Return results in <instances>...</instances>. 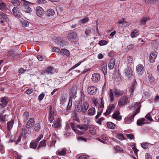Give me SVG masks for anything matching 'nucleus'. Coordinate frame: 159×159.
<instances>
[{
	"mask_svg": "<svg viewBox=\"0 0 159 159\" xmlns=\"http://www.w3.org/2000/svg\"><path fill=\"white\" fill-rule=\"evenodd\" d=\"M141 107L140 102H136L134 106V108L135 109L133 111V114L129 117H128L125 118L124 122L125 124H129L133 121L134 116L140 112Z\"/></svg>",
	"mask_w": 159,
	"mask_h": 159,
	"instance_id": "f257e3e1",
	"label": "nucleus"
},
{
	"mask_svg": "<svg viewBox=\"0 0 159 159\" xmlns=\"http://www.w3.org/2000/svg\"><path fill=\"white\" fill-rule=\"evenodd\" d=\"M89 107V104L86 102H83L81 101H78L75 105V108L76 111L79 112L84 113L86 112Z\"/></svg>",
	"mask_w": 159,
	"mask_h": 159,
	"instance_id": "f03ea898",
	"label": "nucleus"
},
{
	"mask_svg": "<svg viewBox=\"0 0 159 159\" xmlns=\"http://www.w3.org/2000/svg\"><path fill=\"white\" fill-rule=\"evenodd\" d=\"M130 98L126 95L123 96L119 99L118 102V105L120 107L125 106L126 104L130 102Z\"/></svg>",
	"mask_w": 159,
	"mask_h": 159,
	"instance_id": "7ed1b4c3",
	"label": "nucleus"
},
{
	"mask_svg": "<svg viewBox=\"0 0 159 159\" xmlns=\"http://www.w3.org/2000/svg\"><path fill=\"white\" fill-rule=\"evenodd\" d=\"M124 74L125 77L128 79H129L134 76V73L131 67H127L125 70Z\"/></svg>",
	"mask_w": 159,
	"mask_h": 159,
	"instance_id": "20e7f679",
	"label": "nucleus"
},
{
	"mask_svg": "<svg viewBox=\"0 0 159 159\" xmlns=\"http://www.w3.org/2000/svg\"><path fill=\"white\" fill-rule=\"evenodd\" d=\"M77 34L75 31H70L67 34L68 39L71 42H75L77 39Z\"/></svg>",
	"mask_w": 159,
	"mask_h": 159,
	"instance_id": "39448f33",
	"label": "nucleus"
},
{
	"mask_svg": "<svg viewBox=\"0 0 159 159\" xmlns=\"http://www.w3.org/2000/svg\"><path fill=\"white\" fill-rule=\"evenodd\" d=\"M9 102L8 98L6 97L1 98L0 99V109H5Z\"/></svg>",
	"mask_w": 159,
	"mask_h": 159,
	"instance_id": "423d86ee",
	"label": "nucleus"
},
{
	"mask_svg": "<svg viewBox=\"0 0 159 159\" xmlns=\"http://www.w3.org/2000/svg\"><path fill=\"white\" fill-rule=\"evenodd\" d=\"M22 3L24 2L23 4V10L25 12L27 13H29L31 11V9L30 7L31 3L29 2H27L24 0H22Z\"/></svg>",
	"mask_w": 159,
	"mask_h": 159,
	"instance_id": "0eeeda50",
	"label": "nucleus"
},
{
	"mask_svg": "<svg viewBox=\"0 0 159 159\" xmlns=\"http://www.w3.org/2000/svg\"><path fill=\"white\" fill-rule=\"evenodd\" d=\"M87 91L89 94L94 95L97 91V88L93 86H90L88 87Z\"/></svg>",
	"mask_w": 159,
	"mask_h": 159,
	"instance_id": "6e6552de",
	"label": "nucleus"
},
{
	"mask_svg": "<svg viewBox=\"0 0 159 159\" xmlns=\"http://www.w3.org/2000/svg\"><path fill=\"white\" fill-rule=\"evenodd\" d=\"M35 121L33 118H30L26 124V127L29 129H32L34 125Z\"/></svg>",
	"mask_w": 159,
	"mask_h": 159,
	"instance_id": "1a4fd4ad",
	"label": "nucleus"
},
{
	"mask_svg": "<svg viewBox=\"0 0 159 159\" xmlns=\"http://www.w3.org/2000/svg\"><path fill=\"white\" fill-rule=\"evenodd\" d=\"M49 116L48 120L50 123H52L53 120L54 119V111H52V108L51 106H50L48 110Z\"/></svg>",
	"mask_w": 159,
	"mask_h": 159,
	"instance_id": "9d476101",
	"label": "nucleus"
},
{
	"mask_svg": "<svg viewBox=\"0 0 159 159\" xmlns=\"http://www.w3.org/2000/svg\"><path fill=\"white\" fill-rule=\"evenodd\" d=\"M9 19L7 17V16L2 11H0V22L1 24H2L4 21H9Z\"/></svg>",
	"mask_w": 159,
	"mask_h": 159,
	"instance_id": "9b49d317",
	"label": "nucleus"
},
{
	"mask_svg": "<svg viewBox=\"0 0 159 159\" xmlns=\"http://www.w3.org/2000/svg\"><path fill=\"white\" fill-rule=\"evenodd\" d=\"M77 89L75 87H73L70 89V97L69 100H72V99H74L76 97Z\"/></svg>",
	"mask_w": 159,
	"mask_h": 159,
	"instance_id": "f8f14e48",
	"label": "nucleus"
},
{
	"mask_svg": "<svg viewBox=\"0 0 159 159\" xmlns=\"http://www.w3.org/2000/svg\"><path fill=\"white\" fill-rule=\"evenodd\" d=\"M115 106L114 104H110L107 107V109L106 112L104 113V115L106 116L109 115L111 111H113L115 108Z\"/></svg>",
	"mask_w": 159,
	"mask_h": 159,
	"instance_id": "ddd939ff",
	"label": "nucleus"
},
{
	"mask_svg": "<svg viewBox=\"0 0 159 159\" xmlns=\"http://www.w3.org/2000/svg\"><path fill=\"white\" fill-rule=\"evenodd\" d=\"M157 54V53L155 51H153L150 53L149 56V61L151 63H153L155 61Z\"/></svg>",
	"mask_w": 159,
	"mask_h": 159,
	"instance_id": "4468645a",
	"label": "nucleus"
},
{
	"mask_svg": "<svg viewBox=\"0 0 159 159\" xmlns=\"http://www.w3.org/2000/svg\"><path fill=\"white\" fill-rule=\"evenodd\" d=\"M137 84V83L136 81V80L135 79L134 81H133L131 84L130 86L129 87V91L130 96L133 95L134 90L135 89V86Z\"/></svg>",
	"mask_w": 159,
	"mask_h": 159,
	"instance_id": "2eb2a0df",
	"label": "nucleus"
},
{
	"mask_svg": "<svg viewBox=\"0 0 159 159\" xmlns=\"http://www.w3.org/2000/svg\"><path fill=\"white\" fill-rule=\"evenodd\" d=\"M43 9L40 6H37L36 8V12L39 16H42L44 14Z\"/></svg>",
	"mask_w": 159,
	"mask_h": 159,
	"instance_id": "dca6fc26",
	"label": "nucleus"
},
{
	"mask_svg": "<svg viewBox=\"0 0 159 159\" xmlns=\"http://www.w3.org/2000/svg\"><path fill=\"white\" fill-rule=\"evenodd\" d=\"M6 111L5 109L2 110L0 113V121L1 123H4L5 122L6 115H2Z\"/></svg>",
	"mask_w": 159,
	"mask_h": 159,
	"instance_id": "f3484780",
	"label": "nucleus"
},
{
	"mask_svg": "<svg viewBox=\"0 0 159 159\" xmlns=\"http://www.w3.org/2000/svg\"><path fill=\"white\" fill-rule=\"evenodd\" d=\"M120 113L118 110L116 111L113 114L112 118L117 120L121 119V117L119 116Z\"/></svg>",
	"mask_w": 159,
	"mask_h": 159,
	"instance_id": "a211bd4d",
	"label": "nucleus"
},
{
	"mask_svg": "<svg viewBox=\"0 0 159 159\" xmlns=\"http://www.w3.org/2000/svg\"><path fill=\"white\" fill-rule=\"evenodd\" d=\"M61 126V121L59 118H57L54 121L53 124L52 125V127L54 128H60Z\"/></svg>",
	"mask_w": 159,
	"mask_h": 159,
	"instance_id": "6ab92c4d",
	"label": "nucleus"
},
{
	"mask_svg": "<svg viewBox=\"0 0 159 159\" xmlns=\"http://www.w3.org/2000/svg\"><path fill=\"white\" fill-rule=\"evenodd\" d=\"M13 13L15 17H20V13L19 9L17 7H14L12 9Z\"/></svg>",
	"mask_w": 159,
	"mask_h": 159,
	"instance_id": "aec40b11",
	"label": "nucleus"
},
{
	"mask_svg": "<svg viewBox=\"0 0 159 159\" xmlns=\"http://www.w3.org/2000/svg\"><path fill=\"white\" fill-rule=\"evenodd\" d=\"M100 65L102 67V70L104 75H106L107 73V64L104 61H102L100 63Z\"/></svg>",
	"mask_w": 159,
	"mask_h": 159,
	"instance_id": "412c9836",
	"label": "nucleus"
},
{
	"mask_svg": "<svg viewBox=\"0 0 159 159\" xmlns=\"http://www.w3.org/2000/svg\"><path fill=\"white\" fill-rule=\"evenodd\" d=\"M92 79L93 81H98L100 79V75L98 73H94L92 75Z\"/></svg>",
	"mask_w": 159,
	"mask_h": 159,
	"instance_id": "4be33fe9",
	"label": "nucleus"
},
{
	"mask_svg": "<svg viewBox=\"0 0 159 159\" xmlns=\"http://www.w3.org/2000/svg\"><path fill=\"white\" fill-rule=\"evenodd\" d=\"M115 64V60L114 58L111 59L108 64V68L110 70L113 69Z\"/></svg>",
	"mask_w": 159,
	"mask_h": 159,
	"instance_id": "5701e85b",
	"label": "nucleus"
},
{
	"mask_svg": "<svg viewBox=\"0 0 159 159\" xmlns=\"http://www.w3.org/2000/svg\"><path fill=\"white\" fill-rule=\"evenodd\" d=\"M53 68L52 67L49 66L45 70H43V73L44 74H47L52 75L53 73Z\"/></svg>",
	"mask_w": 159,
	"mask_h": 159,
	"instance_id": "b1692460",
	"label": "nucleus"
},
{
	"mask_svg": "<svg viewBox=\"0 0 159 159\" xmlns=\"http://www.w3.org/2000/svg\"><path fill=\"white\" fill-rule=\"evenodd\" d=\"M60 53L61 55H65L66 56L68 57H70V53L69 50L65 48L61 49Z\"/></svg>",
	"mask_w": 159,
	"mask_h": 159,
	"instance_id": "393cba45",
	"label": "nucleus"
},
{
	"mask_svg": "<svg viewBox=\"0 0 159 159\" xmlns=\"http://www.w3.org/2000/svg\"><path fill=\"white\" fill-rule=\"evenodd\" d=\"M77 127L80 129L87 130L89 127V125L87 124H80L77 125Z\"/></svg>",
	"mask_w": 159,
	"mask_h": 159,
	"instance_id": "a878e982",
	"label": "nucleus"
},
{
	"mask_svg": "<svg viewBox=\"0 0 159 159\" xmlns=\"http://www.w3.org/2000/svg\"><path fill=\"white\" fill-rule=\"evenodd\" d=\"M145 119L144 118H141L138 120L137 122V124L138 126H141L145 124L144 121Z\"/></svg>",
	"mask_w": 159,
	"mask_h": 159,
	"instance_id": "bb28decb",
	"label": "nucleus"
},
{
	"mask_svg": "<svg viewBox=\"0 0 159 159\" xmlns=\"http://www.w3.org/2000/svg\"><path fill=\"white\" fill-rule=\"evenodd\" d=\"M57 154L59 156H65L66 154V151L64 149L58 150L56 152Z\"/></svg>",
	"mask_w": 159,
	"mask_h": 159,
	"instance_id": "cd10ccee",
	"label": "nucleus"
},
{
	"mask_svg": "<svg viewBox=\"0 0 159 159\" xmlns=\"http://www.w3.org/2000/svg\"><path fill=\"white\" fill-rule=\"evenodd\" d=\"M29 117V113L27 111H25L24 112L23 115V121L25 123L28 120Z\"/></svg>",
	"mask_w": 159,
	"mask_h": 159,
	"instance_id": "c85d7f7f",
	"label": "nucleus"
},
{
	"mask_svg": "<svg viewBox=\"0 0 159 159\" xmlns=\"http://www.w3.org/2000/svg\"><path fill=\"white\" fill-rule=\"evenodd\" d=\"M95 112V109L94 107H92L89 109L88 111V114L89 116H93Z\"/></svg>",
	"mask_w": 159,
	"mask_h": 159,
	"instance_id": "c756f323",
	"label": "nucleus"
},
{
	"mask_svg": "<svg viewBox=\"0 0 159 159\" xmlns=\"http://www.w3.org/2000/svg\"><path fill=\"white\" fill-rule=\"evenodd\" d=\"M57 39L59 40L61 43V45H62V47L67 45L68 44V43L66 41L61 40L60 38L57 37Z\"/></svg>",
	"mask_w": 159,
	"mask_h": 159,
	"instance_id": "7c9ffc66",
	"label": "nucleus"
},
{
	"mask_svg": "<svg viewBox=\"0 0 159 159\" xmlns=\"http://www.w3.org/2000/svg\"><path fill=\"white\" fill-rule=\"evenodd\" d=\"M124 93V91H118L117 90H116L114 91V93L115 94V95L116 97H118L119 96L122 95Z\"/></svg>",
	"mask_w": 159,
	"mask_h": 159,
	"instance_id": "2f4dec72",
	"label": "nucleus"
},
{
	"mask_svg": "<svg viewBox=\"0 0 159 159\" xmlns=\"http://www.w3.org/2000/svg\"><path fill=\"white\" fill-rule=\"evenodd\" d=\"M14 121L13 120H11L7 123V128L8 130H11L13 127Z\"/></svg>",
	"mask_w": 159,
	"mask_h": 159,
	"instance_id": "473e14b6",
	"label": "nucleus"
},
{
	"mask_svg": "<svg viewBox=\"0 0 159 159\" xmlns=\"http://www.w3.org/2000/svg\"><path fill=\"white\" fill-rule=\"evenodd\" d=\"M47 141L46 140H43L40 143L39 146L38 147V149H39L40 148L45 147L46 145Z\"/></svg>",
	"mask_w": 159,
	"mask_h": 159,
	"instance_id": "72a5a7b5",
	"label": "nucleus"
},
{
	"mask_svg": "<svg viewBox=\"0 0 159 159\" xmlns=\"http://www.w3.org/2000/svg\"><path fill=\"white\" fill-rule=\"evenodd\" d=\"M149 20L148 17H143L140 19V23L142 25H145L146 22Z\"/></svg>",
	"mask_w": 159,
	"mask_h": 159,
	"instance_id": "f704fd0d",
	"label": "nucleus"
},
{
	"mask_svg": "<svg viewBox=\"0 0 159 159\" xmlns=\"http://www.w3.org/2000/svg\"><path fill=\"white\" fill-rule=\"evenodd\" d=\"M107 126L108 128L113 129L115 127V125L111 122H108L107 123Z\"/></svg>",
	"mask_w": 159,
	"mask_h": 159,
	"instance_id": "c9c22d12",
	"label": "nucleus"
},
{
	"mask_svg": "<svg viewBox=\"0 0 159 159\" xmlns=\"http://www.w3.org/2000/svg\"><path fill=\"white\" fill-rule=\"evenodd\" d=\"M144 69V67L143 65L139 64L137 65L136 67V70L139 72H140L143 71V70Z\"/></svg>",
	"mask_w": 159,
	"mask_h": 159,
	"instance_id": "e433bc0d",
	"label": "nucleus"
},
{
	"mask_svg": "<svg viewBox=\"0 0 159 159\" xmlns=\"http://www.w3.org/2000/svg\"><path fill=\"white\" fill-rule=\"evenodd\" d=\"M55 13L54 11L51 9H49L47 11L46 14L48 16H52Z\"/></svg>",
	"mask_w": 159,
	"mask_h": 159,
	"instance_id": "4c0bfd02",
	"label": "nucleus"
},
{
	"mask_svg": "<svg viewBox=\"0 0 159 159\" xmlns=\"http://www.w3.org/2000/svg\"><path fill=\"white\" fill-rule=\"evenodd\" d=\"M89 20V18L88 17H86L81 19L79 21V23L80 24L81 23L83 24H85L88 22Z\"/></svg>",
	"mask_w": 159,
	"mask_h": 159,
	"instance_id": "58836bf2",
	"label": "nucleus"
},
{
	"mask_svg": "<svg viewBox=\"0 0 159 159\" xmlns=\"http://www.w3.org/2000/svg\"><path fill=\"white\" fill-rule=\"evenodd\" d=\"M34 129L35 131H39L40 129V125L39 123H36L34 125Z\"/></svg>",
	"mask_w": 159,
	"mask_h": 159,
	"instance_id": "ea45409f",
	"label": "nucleus"
},
{
	"mask_svg": "<svg viewBox=\"0 0 159 159\" xmlns=\"http://www.w3.org/2000/svg\"><path fill=\"white\" fill-rule=\"evenodd\" d=\"M142 147L144 149H148L149 148V145L148 143H141Z\"/></svg>",
	"mask_w": 159,
	"mask_h": 159,
	"instance_id": "a19ab883",
	"label": "nucleus"
},
{
	"mask_svg": "<svg viewBox=\"0 0 159 159\" xmlns=\"http://www.w3.org/2000/svg\"><path fill=\"white\" fill-rule=\"evenodd\" d=\"M80 100L79 101H81L82 102L83 101H84V97L85 96V95L84 93L83 90H81L80 92Z\"/></svg>",
	"mask_w": 159,
	"mask_h": 159,
	"instance_id": "79ce46f5",
	"label": "nucleus"
},
{
	"mask_svg": "<svg viewBox=\"0 0 159 159\" xmlns=\"http://www.w3.org/2000/svg\"><path fill=\"white\" fill-rule=\"evenodd\" d=\"M109 97L110 98L111 102H112L114 100V96L112 91L111 89H110L109 92Z\"/></svg>",
	"mask_w": 159,
	"mask_h": 159,
	"instance_id": "37998d69",
	"label": "nucleus"
},
{
	"mask_svg": "<svg viewBox=\"0 0 159 159\" xmlns=\"http://www.w3.org/2000/svg\"><path fill=\"white\" fill-rule=\"evenodd\" d=\"M148 78L149 81L151 83H152L155 81V79L151 74H149Z\"/></svg>",
	"mask_w": 159,
	"mask_h": 159,
	"instance_id": "c03bdc74",
	"label": "nucleus"
},
{
	"mask_svg": "<svg viewBox=\"0 0 159 159\" xmlns=\"http://www.w3.org/2000/svg\"><path fill=\"white\" fill-rule=\"evenodd\" d=\"M89 131L90 133L93 135H95L96 134V131L95 129L93 127H90L89 128Z\"/></svg>",
	"mask_w": 159,
	"mask_h": 159,
	"instance_id": "a18cd8bd",
	"label": "nucleus"
},
{
	"mask_svg": "<svg viewBox=\"0 0 159 159\" xmlns=\"http://www.w3.org/2000/svg\"><path fill=\"white\" fill-rule=\"evenodd\" d=\"M114 148L116 152H123L122 148L118 146H114Z\"/></svg>",
	"mask_w": 159,
	"mask_h": 159,
	"instance_id": "49530a36",
	"label": "nucleus"
},
{
	"mask_svg": "<svg viewBox=\"0 0 159 159\" xmlns=\"http://www.w3.org/2000/svg\"><path fill=\"white\" fill-rule=\"evenodd\" d=\"M133 57L131 56H129L127 57V59L128 62L129 64H131L133 62Z\"/></svg>",
	"mask_w": 159,
	"mask_h": 159,
	"instance_id": "de8ad7c7",
	"label": "nucleus"
},
{
	"mask_svg": "<svg viewBox=\"0 0 159 159\" xmlns=\"http://www.w3.org/2000/svg\"><path fill=\"white\" fill-rule=\"evenodd\" d=\"M108 43V42L104 40H101L98 42V44L100 46H103L106 45Z\"/></svg>",
	"mask_w": 159,
	"mask_h": 159,
	"instance_id": "09e8293b",
	"label": "nucleus"
},
{
	"mask_svg": "<svg viewBox=\"0 0 159 159\" xmlns=\"http://www.w3.org/2000/svg\"><path fill=\"white\" fill-rule=\"evenodd\" d=\"M37 146V144L34 142H31L30 144V147L31 148L36 149Z\"/></svg>",
	"mask_w": 159,
	"mask_h": 159,
	"instance_id": "8fccbe9b",
	"label": "nucleus"
},
{
	"mask_svg": "<svg viewBox=\"0 0 159 159\" xmlns=\"http://www.w3.org/2000/svg\"><path fill=\"white\" fill-rule=\"evenodd\" d=\"M66 98L63 95L61 96L60 100V103L63 104L66 102Z\"/></svg>",
	"mask_w": 159,
	"mask_h": 159,
	"instance_id": "3c124183",
	"label": "nucleus"
},
{
	"mask_svg": "<svg viewBox=\"0 0 159 159\" xmlns=\"http://www.w3.org/2000/svg\"><path fill=\"white\" fill-rule=\"evenodd\" d=\"M145 2L147 4H154L158 0H144Z\"/></svg>",
	"mask_w": 159,
	"mask_h": 159,
	"instance_id": "603ef678",
	"label": "nucleus"
},
{
	"mask_svg": "<svg viewBox=\"0 0 159 159\" xmlns=\"http://www.w3.org/2000/svg\"><path fill=\"white\" fill-rule=\"evenodd\" d=\"M72 100H71V99L69 100L68 104L67 107V110L68 111L70 109V108L72 106Z\"/></svg>",
	"mask_w": 159,
	"mask_h": 159,
	"instance_id": "864d4df0",
	"label": "nucleus"
},
{
	"mask_svg": "<svg viewBox=\"0 0 159 159\" xmlns=\"http://www.w3.org/2000/svg\"><path fill=\"white\" fill-rule=\"evenodd\" d=\"M117 138L121 140H123L125 139L124 135L122 134H118L117 135Z\"/></svg>",
	"mask_w": 159,
	"mask_h": 159,
	"instance_id": "5fc2aeb1",
	"label": "nucleus"
},
{
	"mask_svg": "<svg viewBox=\"0 0 159 159\" xmlns=\"http://www.w3.org/2000/svg\"><path fill=\"white\" fill-rule=\"evenodd\" d=\"M89 158V157L86 155H82L80 156L78 159H87Z\"/></svg>",
	"mask_w": 159,
	"mask_h": 159,
	"instance_id": "6e6d98bb",
	"label": "nucleus"
},
{
	"mask_svg": "<svg viewBox=\"0 0 159 159\" xmlns=\"http://www.w3.org/2000/svg\"><path fill=\"white\" fill-rule=\"evenodd\" d=\"M126 135L127 137L129 139H133L134 138V135L133 134H127Z\"/></svg>",
	"mask_w": 159,
	"mask_h": 159,
	"instance_id": "4d7b16f0",
	"label": "nucleus"
},
{
	"mask_svg": "<svg viewBox=\"0 0 159 159\" xmlns=\"http://www.w3.org/2000/svg\"><path fill=\"white\" fill-rule=\"evenodd\" d=\"M83 61H80L77 64H75L74 66L72 67L69 70H72L74 69L76 67H77L78 66H79L82 62Z\"/></svg>",
	"mask_w": 159,
	"mask_h": 159,
	"instance_id": "13d9d810",
	"label": "nucleus"
},
{
	"mask_svg": "<svg viewBox=\"0 0 159 159\" xmlns=\"http://www.w3.org/2000/svg\"><path fill=\"white\" fill-rule=\"evenodd\" d=\"M145 118L150 121H152L153 120L150 114L149 113L147 114L145 116Z\"/></svg>",
	"mask_w": 159,
	"mask_h": 159,
	"instance_id": "bf43d9fd",
	"label": "nucleus"
},
{
	"mask_svg": "<svg viewBox=\"0 0 159 159\" xmlns=\"http://www.w3.org/2000/svg\"><path fill=\"white\" fill-rule=\"evenodd\" d=\"M102 109L99 110V111L98 112L97 115L95 116V119H98V118L101 116V113L102 112Z\"/></svg>",
	"mask_w": 159,
	"mask_h": 159,
	"instance_id": "052dcab7",
	"label": "nucleus"
},
{
	"mask_svg": "<svg viewBox=\"0 0 159 159\" xmlns=\"http://www.w3.org/2000/svg\"><path fill=\"white\" fill-rule=\"evenodd\" d=\"M15 51L13 49H11L8 51V56H11L14 54Z\"/></svg>",
	"mask_w": 159,
	"mask_h": 159,
	"instance_id": "680f3d73",
	"label": "nucleus"
},
{
	"mask_svg": "<svg viewBox=\"0 0 159 159\" xmlns=\"http://www.w3.org/2000/svg\"><path fill=\"white\" fill-rule=\"evenodd\" d=\"M12 3L15 6V4H17L18 5H20L21 3L19 0H12Z\"/></svg>",
	"mask_w": 159,
	"mask_h": 159,
	"instance_id": "e2e57ef3",
	"label": "nucleus"
},
{
	"mask_svg": "<svg viewBox=\"0 0 159 159\" xmlns=\"http://www.w3.org/2000/svg\"><path fill=\"white\" fill-rule=\"evenodd\" d=\"M138 32V30H134L131 34V36L132 38L135 37V34Z\"/></svg>",
	"mask_w": 159,
	"mask_h": 159,
	"instance_id": "0e129e2a",
	"label": "nucleus"
},
{
	"mask_svg": "<svg viewBox=\"0 0 159 159\" xmlns=\"http://www.w3.org/2000/svg\"><path fill=\"white\" fill-rule=\"evenodd\" d=\"M45 96V94L43 93H42L38 97V100L39 101H41L43 100Z\"/></svg>",
	"mask_w": 159,
	"mask_h": 159,
	"instance_id": "69168bd1",
	"label": "nucleus"
},
{
	"mask_svg": "<svg viewBox=\"0 0 159 159\" xmlns=\"http://www.w3.org/2000/svg\"><path fill=\"white\" fill-rule=\"evenodd\" d=\"M47 2L44 0H38L37 1V3L38 4H46Z\"/></svg>",
	"mask_w": 159,
	"mask_h": 159,
	"instance_id": "338daca9",
	"label": "nucleus"
},
{
	"mask_svg": "<svg viewBox=\"0 0 159 159\" xmlns=\"http://www.w3.org/2000/svg\"><path fill=\"white\" fill-rule=\"evenodd\" d=\"M145 158L146 159H152L151 155L149 153H147L146 154Z\"/></svg>",
	"mask_w": 159,
	"mask_h": 159,
	"instance_id": "774afa93",
	"label": "nucleus"
}]
</instances>
